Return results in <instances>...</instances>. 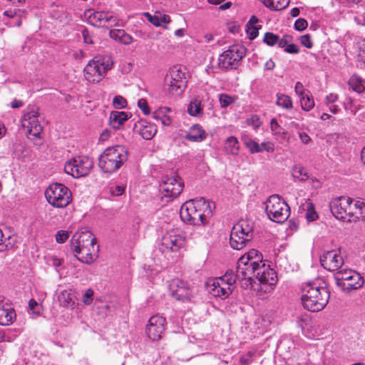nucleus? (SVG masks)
Instances as JSON below:
<instances>
[{"label": "nucleus", "instance_id": "obj_1", "mask_svg": "<svg viewBox=\"0 0 365 365\" xmlns=\"http://www.w3.org/2000/svg\"><path fill=\"white\" fill-rule=\"evenodd\" d=\"M238 272L242 276V288L253 289L255 279L260 283L274 285L277 273L262 259V254L252 249L238 259Z\"/></svg>", "mask_w": 365, "mask_h": 365}, {"label": "nucleus", "instance_id": "obj_2", "mask_svg": "<svg viewBox=\"0 0 365 365\" xmlns=\"http://www.w3.org/2000/svg\"><path fill=\"white\" fill-rule=\"evenodd\" d=\"M330 292L325 282L316 280L307 282L302 291L303 307L310 312L322 310L329 303Z\"/></svg>", "mask_w": 365, "mask_h": 365}, {"label": "nucleus", "instance_id": "obj_3", "mask_svg": "<svg viewBox=\"0 0 365 365\" xmlns=\"http://www.w3.org/2000/svg\"><path fill=\"white\" fill-rule=\"evenodd\" d=\"M214 203H211L204 197L192 199L186 201L180 210L181 220L187 224L193 225H204L212 215Z\"/></svg>", "mask_w": 365, "mask_h": 365}, {"label": "nucleus", "instance_id": "obj_4", "mask_svg": "<svg viewBox=\"0 0 365 365\" xmlns=\"http://www.w3.org/2000/svg\"><path fill=\"white\" fill-rule=\"evenodd\" d=\"M128 151L123 145L107 148L98 158V167L105 173H113L128 160Z\"/></svg>", "mask_w": 365, "mask_h": 365}, {"label": "nucleus", "instance_id": "obj_5", "mask_svg": "<svg viewBox=\"0 0 365 365\" xmlns=\"http://www.w3.org/2000/svg\"><path fill=\"white\" fill-rule=\"evenodd\" d=\"M254 237L253 223L249 220H241L235 224L230 232V244L235 249L240 250L245 247Z\"/></svg>", "mask_w": 365, "mask_h": 365}, {"label": "nucleus", "instance_id": "obj_6", "mask_svg": "<svg viewBox=\"0 0 365 365\" xmlns=\"http://www.w3.org/2000/svg\"><path fill=\"white\" fill-rule=\"evenodd\" d=\"M242 276L238 272V264L236 271H227L225 275L216 279L212 284L214 294L221 298H227L232 292L234 284L239 282L242 287Z\"/></svg>", "mask_w": 365, "mask_h": 365}, {"label": "nucleus", "instance_id": "obj_7", "mask_svg": "<svg viewBox=\"0 0 365 365\" xmlns=\"http://www.w3.org/2000/svg\"><path fill=\"white\" fill-rule=\"evenodd\" d=\"M265 211L269 219L277 223L285 222L290 215L289 205L278 195H273L267 199Z\"/></svg>", "mask_w": 365, "mask_h": 365}, {"label": "nucleus", "instance_id": "obj_8", "mask_svg": "<svg viewBox=\"0 0 365 365\" xmlns=\"http://www.w3.org/2000/svg\"><path fill=\"white\" fill-rule=\"evenodd\" d=\"M334 279L336 285L343 290H356L364 284V279L361 274L351 269L337 271L334 275Z\"/></svg>", "mask_w": 365, "mask_h": 365}, {"label": "nucleus", "instance_id": "obj_9", "mask_svg": "<svg viewBox=\"0 0 365 365\" xmlns=\"http://www.w3.org/2000/svg\"><path fill=\"white\" fill-rule=\"evenodd\" d=\"M48 202L55 207H65L71 202L72 195L70 190L61 183H53L45 191Z\"/></svg>", "mask_w": 365, "mask_h": 365}, {"label": "nucleus", "instance_id": "obj_10", "mask_svg": "<svg viewBox=\"0 0 365 365\" xmlns=\"http://www.w3.org/2000/svg\"><path fill=\"white\" fill-rule=\"evenodd\" d=\"M184 187L182 180L178 175L164 176L160 185L162 198L170 202L178 197Z\"/></svg>", "mask_w": 365, "mask_h": 365}, {"label": "nucleus", "instance_id": "obj_11", "mask_svg": "<svg viewBox=\"0 0 365 365\" xmlns=\"http://www.w3.org/2000/svg\"><path fill=\"white\" fill-rule=\"evenodd\" d=\"M186 86L185 73L180 68L173 67L170 71V76H166L165 90L172 96H179Z\"/></svg>", "mask_w": 365, "mask_h": 365}, {"label": "nucleus", "instance_id": "obj_12", "mask_svg": "<svg viewBox=\"0 0 365 365\" xmlns=\"http://www.w3.org/2000/svg\"><path fill=\"white\" fill-rule=\"evenodd\" d=\"M245 48L242 46L232 45L218 58L219 68L227 71L236 68L238 62L245 56Z\"/></svg>", "mask_w": 365, "mask_h": 365}, {"label": "nucleus", "instance_id": "obj_13", "mask_svg": "<svg viewBox=\"0 0 365 365\" xmlns=\"http://www.w3.org/2000/svg\"><path fill=\"white\" fill-rule=\"evenodd\" d=\"M332 215L339 220L351 222L353 217L352 199L341 196L334 199L329 205Z\"/></svg>", "mask_w": 365, "mask_h": 365}, {"label": "nucleus", "instance_id": "obj_14", "mask_svg": "<svg viewBox=\"0 0 365 365\" xmlns=\"http://www.w3.org/2000/svg\"><path fill=\"white\" fill-rule=\"evenodd\" d=\"M38 108L33 106L28 108L21 118V125L29 135L38 138L43 127L38 121Z\"/></svg>", "mask_w": 365, "mask_h": 365}, {"label": "nucleus", "instance_id": "obj_15", "mask_svg": "<svg viewBox=\"0 0 365 365\" xmlns=\"http://www.w3.org/2000/svg\"><path fill=\"white\" fill-rule=\"evenodd\" d=\"M168 288L172 297L178 301L189 302L194 297L193 288L187 282L178 278L172 279Z\"/></svg>", "mask_w": 365, "mask_h": 365}, {"label": "nucleus", "instance_id": "obj_16", "mask_svg": "<svg viewBox=\"0 0 365 365\" xmlns=\"http://www.w3.org/2000/svg\"><path fill=\"white\" fill-rule=\"evenodd\" d=\"M91 170V160L78 157L67 162L64 165L65 172L75 178L88 175Z\"/></svg>", "mask_w": 365, "mask_h": 365}, {"label": "nucleus", "instance_id": "obj_17", "mask_svg": "<svg viewBox=\"0 0 365 365\" xmlns=\"http://www.w3.org/2000/svg\"><path fill=\"white\" fill-rule=\"evenodd\" d=\"M185 237L178 230H173L166 232L161 240L160 249L163 252H178L185 245Z\"/></svg>", "mask_w": 365, "mask_h": 365}, {"label": "nucleus", "instance_id": "obj_18", "mask_svg": "<svg viewBox=\"0 0 365 365\" xmlns=\"http://www.w3.org/2000/svg\"><path fill=\"white\" fill-rule=\"evenodd\" d=\"M113 61L108 54H98L93 58V69L98 75L93 73V83H98L112 69Z\"/></svg>", "mask_w": 365, "mask_h": 365}, {"label": "nucleus", "instance_id": "obj_19", "mask_svg": "<svg viewBox=\"0 0 365 365\" xmlns=\"http://www.w3.org/2000/svg\"><path fill=\"white\" fill-rule=\"evenodd\" d=\"M344 258L341 255L340 250H330L325 252L320 257L322 266L330 271H339L344 264Z\"/></svg>", "mask_w": 365, "mask_h": 365}, {"label": "nucleus", "instance_id": "obj_20", "mask_svg": "<svg viewBox=\"0 0 365 365\" xmlns=\"http://www.w3.org/2000/svg\"><path fill=\"white\" fill-rule=\"evenodd\" d=\"M166 319L158 314L151 317L146 328L148 336L153 341L160 340L165 329Z\"/></svg>", "mask_w": 365, "mask_h": 365}, {"label": "nucleus", "instance_id": "obj_21", "mask_svg": "<svg viewBox=\"0 0 365 365\" xmlns=\"http://www.w3.org/2000/svg\"><path fill=\"white\" fill-rule=\"evenodd\" d=\"M123 21L120 20L111 11H96L93 13V26L113 27L122 26Z\"/></svg>", "mask_w": 365, "mask_h": 365}, {"label": "nucleus", "instance_id": "obj_22", "mask_svg": "<svg viewBox=\"0 0 365 365\" xmlns=\"http://www.w3.org/2000/svg\"><path fill=\"white\" fill-rule=\"evenodd\" d=\"M16 318V314L12 306L0 298V325L9 326Z\"/></svg>", "mask_w": 365, "mask_h": 365}, {"label": "nucleus", "instance_id": "obj_23", "mask_svg": "<svg viewBox=\"0 0 365 365\" xmlns=\"http://www.w3.org/2000/svg\"><path fill=\"white\" fill-rule=\"evenodd\" d=\"M133 131L142 136L143 139L150 140L157 133L156 126L145 120H140L134 124Z\"/></svg>", "mask_w": 365, "mask_h": 365}, {"label": "nucleus", "instance_id": "obj_24", "mask_svg": "<svg viewBox=\"0 0 365 365\" xmlns=\"http://www.w3.org/2000/svg\"><path fill=\"white\" fill-rule=\"evenodd\" d=\"M93 307L96 309V314L99 316L100 318H104L110 313L113 302L110 300V297L96 299Z\"/></svg>", "mask_w": 365, "mask_h": 365}, {"label": "nucleus", "instance_id": "obj_25", "mask_svg": "<svg viewBox=\"0 0 365 365\" xmlns=\"http://www.w3.org/2000/svg\"><path fill=\"white\" fill-rule=\"evenodd\" d=\"M184 138L190 142H202L207 138V133L201 125L195 124L190 128Z\"/></svg>", "mask_w": 365, "mask_h": 365}, {"label": "nucleus", "instance_id": "obj_26", "mask_svg": "<svg viewBox=\"0 0 365 365\" xmlns=\"http://www.w3.org/2000/svg\"><path fill=\"white\" fill-rule=\"evenodd\" d=\"M16 242V237L11 234L8 229L0 228V252L11 249Z\"/></svg>", "mask_w": 365, "mask_h": 365}, {"label": "nucleus", "instance_id": "obj_27", "mask_svg": "<svg viewBox=\"0 0 365 365\" xmlns=\"http://www.w3.org/2000/svg\"><path fill=\"white\" fill-rule=\"evenodd\" d=\"M109 36L114 41L124 45H129L133 41V37L123 29H111L109 32Z\"/></svg>", "mask_w": 365, "mask_h": 365}, {"label": "nucleus", "instance_id": "obj_28", "mask_svg": "<svg viewBox=\"0 0 365 365\" xmlns=\"http://www.w3.org/2000/svg\"><path fill=\"white\" fill-rule=\"evenodd\" d=\"M128 119V115L123 111H112L110 115V125L115 129L120 128Z\"/></svg>", "mask_w": 365, "mask_h": 365}, {"label": "nucleus", "instance_id": "obj_29", "mask_svg": "<svg viewBox=\"0 0 365 365\" xmlns=\"http://www.w3.org/2000/svg\"><path fill=\"white\" fill-rule=\"evenodd\" d=\"M276 105L285 110H291L294 106L292 98L284 93H278L276 95Z\"/></svg>", "mask_w": 365, "mask_h": 365}, {"label": "nucleus", "instance_id": "obj_30", "mask_svg": "<svg viewBox=\"0 0 365 365\" xmlns=\"http://www.w3.org/2000/svg\"><path fill=\"white\" fill-rule=\"evenodd\" d=\"M239 148V141L235 136H230L225 140L224 150L227 154L237 155Z\"/></svg>", "mask_w": 365, "mask_h": 365}, {"label": "nucleus", "instance_id": "obj_31", "mask_svg": "<svg viewBox=\"0 0 365 365\" xmlns=\"http://www.w3.org/2000/svg\"><path fill=\"white\" fill-rule=\"evenodd\" d=\"M348 84L354 91L358 93H361L365 90L364 80L356 74H354L351 76Z\"/></svg>", "mask_w": 365, "mask_h": 365}, {"label": "nucleus", "instance_id": "obj_32", "mask_svg": "<svg viewBox=\"0 0 365 365\" xmlns=\"http://www.w3.org/2000/svg\"><path fill=\"white\" fill-rule=\"evenodd\" d=\"M262 1L265 6L274 11L284 9L289 4V0H262Z\"/></svg>", "mask_w": 365, "mask_h": 365}, {"label": "nucleus", "instance_id": "obj_33", "mask_svg": "<svg viewBox=\"0 0 365 365\" xmlns=\"http://www.w3.org/2000/svg\"><path fill=\"white\" fill-rule=\"evenodd\" d=\"M242 140L243 141L245 145L250 150L251 153L262 152L259 144L248 136L244 135L242 138Z\"/></svg>", "mask_w": 365, "mask_h": 365}, {"label": "nucleus", "instance_id": "obj_34", "mask_svg": "<svg viewBox=\"0 0 365 365\" xmlns=\"http://www.w3.org/2000/svg\"><path fill=\"white\" fill-rule=\"evenodd\" d=\"M300 98L302 108L305 111H309L314 107V101L312 95L305 94Z\"/></svg>", "mask_w": 365, "mask_h": 365}, {"label": "nucleus", "instance_id": "obj_35", "mask_svg": "<svg viewBox=\"0 0 365 365\" xmlns=\"http://www.w3.org/2000/svg\"><path fill=\"white\" fill-rule=\"evenodd\" d=\"M292 176L300 181H305L309 178L304 168L300 165H294L292 168Z\"/></svg>", "mask_w": 365, "mask_h": 365}, {"label": "nucleus", "instance_id": "obj_36", "mask_svg": "<svg viewBox=\"0 0 365 365\" xmlns=\"http://www.w3.org/2000/svg\"><path fill=\"white\" fill-rule=\"evenodd\" d=\"M91 232H82L78 237V244L81 247H80V252H83L85 248H88L91 246V240H89Z\"/></svg>", "mask_w": 365, "mask_h": 365}, {"label": "nucleus", "instance_id": "obj_37", "mask_svg": "<svg viewBox=\"0 0 365 365\" xmlns=\"http://www.w3.org/2000/svg\"><path fill=\"white\" fill-rule=\"evenodd\" d=\"M187 112L192 116H197L202 112L201 103L197 100L190 102L187 107Z\"/></svg>", "mask_w": 365, "mask_h": 365}, {"label": "nucleus", "instance_id": "obj_38", "mask_svg": "<svg viewBox=\"0 0 365 365\" xmlns=\"http://www.w3.org/2000/svg\"><path fill=\"white\" fill-rule=\"evenodd\" d=\"M306 219L308 222H314L319 217L318 213L314 209L312 202H309L307 203Z\"/></svg>", "mask_w": 365, "mask_h": 365}, {"label": "nucleus", "instance_id": "obj_39", "mask_svg": "<svg viewBox=\"0 0 365 365\" xmlns=\"http://www.w3.org/2000/svg\"><path fill=\"white\" fill-rule=\"evenodd\" d=\"M58 299L63 307H68L72 300L71 293L68 290L61 291L58 294Z\"/></svg>", "mask_w": 365, "mask_h": 365}, {"label": "nucleus", "instance_id": "obj_40", "mask_svg": "<svg viewBox=\"0 0 365 365\" xmlns=\"http://www.w3.org/2000/svg\"><path fill=\"white\" fill-rule=\"evenodd\" d=\"M270 128L273 135H281L285 134L284 128L278 123L276 118H272Z\"/></svg>", "mask_w": 365, "mask_h": 365}, {"label": "nucleus", "instance_id": "obj_41", "mask_svg": "<svg viewBox=\"0 0 365 365\" xmlns=\"http://www.w3.org/2000/svg\"><path fill=\"white\" fill-rule=\"evenodd\" d=\"M125 187L124 184H115L110 185L108 189L111 195L117 197L124 193Z\"/></svg>", "mask_w": 365, "mask_h": 365}, {"label": "nucleus", "instance_id": "obj_42", "mask_svg": "<svg viewBox=\"0 0 365 365\" xmlns=\"http://www.w3.org/2000/svg\"><path fill=\"white\" fill-rule=\"evenodd\" d=\"M279 36L272 32L265 33L263 41L264 43L269 46H273L277 44Z\"/></svg>", "mask_w": 365, "mask_h": 365}, {"label": "nucleus", "instance_id": "obj_43", "mask_svg": "<svg viewBox=\"0 0 365 365\" xmlns=\"http://www.w3.org/2000/svg\"><path fill=\"white\" fill-rule=\"evenodd\" d=\"M29 308L31 313L38 317L41 313V305L34 299H31L29 302Z\"/></svg>", "mask_w": 365, "mask_h": 365}, {"label": "nucleus", "instance_id": "obj_44", "mask_svg": "<svg viewBox=\"0 0 365 365\" xmlns=\"http://www.w3.org/2000/svg\"><path fill=\"white\" fill-rule=\"evenodd\" d=\"M113 105L117 109H122L126 107L127 101L121 96H116L113 100Z\"/></svg>", "mask_w": 365, "mask_h": 365}, {"label": "nucleus", "instance_id": "obj_45", "mask_svg": "<svg viewBox=\"0 0 365 365\" xmlns=\"http://www.w3.org/2000/svg\"><path fill=\"white\" fill-rule=\"evenodd\" d=\"M219 100L222 108H226L233 103V98L225 93L220 94L219 96Z\"/></svg>", "mask_w": 365, "mask_h": 365}, {"label": "nucleus", "instance_id": "obj_46", "mask_svg": "<svg viewBox=\"0 0 365 365\" xmlns=\"http://www.w3.org/2000/svg\"><path fill=\"white\" fill-rule=\"evenodd\" d=\"M247 123L249 125L252 126L255 130L259 128L262 124L259 117L257 115H251L247 119Z\"/></svg>", "mask_w": 365, "mask_h": 365}, {"label": "nucleus", "instance_id": "obj_47", "mask_svg": "<svg viewBox=\"0 0 365 365\" xmlns=\"http://www.w3.org/2000/svg\"><path fill=\"white\" fill-rule=\"evenodd\" d=\"M254 353L252 351H248L245 354L242 355L240 358V365H250L253 360Z\"/></svg>", "mask_w": 365, "mask_h": 365}, {"label": "nucleus", "instance_id": "obj_48", "mask_svg": "<svg viewBox=\"0 0 365 365\" xmlns=\"http://www.w3.org/2000/svg\"><path fill=\"white\" fill-rule=\"evenodd\" d=\"M69 237V232L66 230H59L56 234V240L58 243L65 242Z\"/></svg>", "mask_w": 365, "mask_h": 365}, {"label": "nucleus", "instance_id": "obj_49", "mask_svg": "<svg viewBox=\"0 0 365 365\" xmlns=\"http://www.w3.org/2000/svg\"><path fill=\"white\" fill-rule=\"evenodd\" d=\"M299 41L302 45L307 48H311L313 46V42L309 34H304L301 36Z\"/></svg>", "mask_w": 365, "mask_h": 365}, {"label": "nucleus", "instance_id": "obj_50", "mask_svg": "<svg viewBox=\"0 0 365 365\" xmlns=\"http://www.w3.org/2000/svg\"><path fill=\"white\" fill-rule=\"evenodd\" d=\"M307 21L304 19L300 18L296 20L294 27L297 31H302L307 28Z\"/></svg>", "mask_w": 365, "mask_h": 365}, {"label": "nucleus", "instance_id": "obj_51", "mask_svg": "<svg viewBox=\"0 0 365 365\" xmlns=\"http://www.w3.org/2000/svg\"><path fill=\"white\" fill-rule=\"evenodd\" d=\"M291 41L292 36L289 35H284L282 38L279 37L277 45L279 48H284V50Z\"/></svg>", "mask_w": 365, "mask_h": 365}, {"label": "nucleus", "instance_id": "obj_52", "mask_svg": "<svg viewBox=\"0 0 365 365\" xmlns=\"http://www.w3.org/2000/svg\"><path fill=\"white\" fill-rule=\"evenodd\" d=\"M138 106L145 115L150 113V108L145 99L140 98L138 102Z\"/></svg>", "mask_w": 365, "mask_h": 365}, {"label": "nucleus", "instance_id": "obj_53", "mask_svg": "<svg viewBox=\"0 0 365 365\" xmlns=\"http://www.w3.org/2000/svg\"><path fill=\"white\" fill-rule=\"evenodd\" d=\"M359 57L365 63V38L359 42Z\"/></svg>", "mask_w": 365, "mask_h": 365}, {"label": "nucleus", "instance_id": "obj_54", "mask_svg": "<svg viewBox=\"0 0 365 365\" xmlns=\"http://www.w3.org/2000/svg\"><path fill=\"white\" fill-rule=\"evenodd\" d=\"M247 33L250 39H255L259 34L258 27L256 26H249Z\"/></svg>", "mask_w": 365, "mask_h": 365}, {"label": "nucleus", "instance_id": "obj_55", "mask_svg": "<svg viewBox=\"0 0 365 365\" xmlns=\"http://www.w3.org/2000/svg\"><path fill=\"white\" fill-rule=\"evenodd\" d=\"M339 99V96L336 93H330L325 98L324 103L326 106L335 103Z\"/></svg>", "mask_w": 365, "mask_h": 365}, {"label": "nucleus", "instance_id": "obj_56", "mask_svg": "<svg viewBox=\"0 0 365 365\" xmlns=\"http://www.w3.org/2000/svg\"><path fill=\"white\" fill-rule=\"evenodd\" d=\"M353 206V216L356 215V210H359V214H361V210L364 207H365V202L360 200H356L354 204L352 203Z\"/></svg>", "mask_w": 365, "mask_h": 365}, {"label": "nucleus", "instance_id": "obj_57", "mask_svg": "<svg viewBox=\"0 0 365 365\" xmlns=\"http://www.w3.org/2000/svg\"><path fill=\"white\" fill-rule=\"evenodd\" d=\"M284 51L288 53L295 54L299 52V48L296 44L289 43L284 49Z\"/></svg>", "mask_w": 365, "mask_h": 365}, {"label": "nucleus", "instance_id": "obj_58", "mask_svg": "<svg viewBox=\"0 0 365 365\" xmlns=\"http://www.w3.org/2000/svg\"><path fill=\"white\" fill-rule=\"evenodd\" d=\"M259 145L262 151L265 150L269 153H272L274 150V145L270 142H264Z\"/></svg>", "mask_w": 365, "mask_h": 365}, {"label": "nucleus", "instance_id": "obj_59", "mask_svg": "<svg viewBox=\"0 0 365 365\" xmlns=\"http://www.w3.org/2000/svg\"><path fill=\"white\" fill-rule=\"evenodd\" d=\"M294 91L296 94L301 97L304 95H305L304 86L301 82H297L294 86Z\"/></svg>", "mask_w": 365, "mask_h": 365}, {"label": "nucleus", "instance_id": "obj_60", "mask_svg": "<svg viewBox=\"0 0 365 365\" xmlns=\"http://www.w3.org/2000/svg\"><path fill=\"white\" fill-rule=\"evenodd\" d=\"M110 136V131L106 129L103 130L99 136V142L104 143L108 140Z\"/></svg>", "mask_w": 365, "mask_h": 365}, {"label": "nucleus", "instance_id": "obj_61", "mask_svg": "<svg viewBox=\"0 0 365 365\" xmlns=\"http://www.w3.org/2000/svg\"><path fill=\"white\" fill-rule=\"evenodd\" d=\"M83 301L86 304H91V289H88L83 295Z\"/></svg>", "mask_w": 365, "mask_h": 365}, {"label": "nucleus", "instance_id": "obj_62", "mask_svg": "<svg viewBox=\"0 0 365 365\" xmlns=\"http://www.w3.org/2000/svg\"><path fill=\"white\" fill-rule=\"evenodd\" d=\"M153 117L157 120H160L164 125H169L171 123V120L169 118H161L156 113H153Z\"/></svg>", "mask_w": 365, "mask_h": 365}, {"label": "nucleus", "instance_id": "obj_63", "mask_svg": "<svg viewBox=\"0 0 365 365\" xmlns=\"http://www.w3.org/2000/svg\"><path fill=\"white\" fill-rule=\"evenodd\" d=\"M299 137L301 142L305 144H307L311 140L310 137L306 133H300Z\"/></svg>", "mask_w": 365, "mask_h": 365}, {"label": "nucleus", "instance_id": "obj_64", "mask_svg": "<svg viewBox=\"0 0 365 365\" xmlns=\"http://www.w3.org/2000/svg\"><path fill=\"white\" fill-rule=\"evenodd\" d=\"M82 34H83L84 42L87 44H91V36H90L88 31L83 30L82 32Z\"/></svg>", "mask_w": 365, "mask_h": 365}]
</instances>
